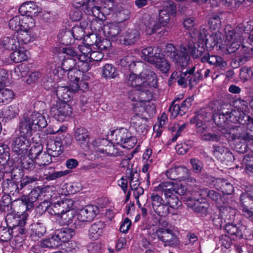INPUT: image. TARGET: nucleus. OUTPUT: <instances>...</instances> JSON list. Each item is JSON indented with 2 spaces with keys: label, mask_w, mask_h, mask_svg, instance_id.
I'll list each match as a JSON object with an SVG mask.
<instances>
[{
  "label": "nucleus",
  "mask_w": 253,
  "mask_h": 253,
  "mask_svg": "<svg viewBox=\"0 0 253 253\" xmlns=\"http://www.w3.org/2000/svg\"><path fill=\"white\" fill-rule=\"evenodd\" d=\"M76 205V202L72 199L64 198L61 201L50 203L47 206L46 211L51 215H57L60 218V224L70 226L77 212Z\"/></svg>",
  "instance_id": "obj_1"
},
{
  "label": "nucleus",
  "mask_w": 253,
  "mask_h": 253,
  "mask_svg": "<svg viewBox=\"0 0 253 253\" xmlns=\"http://www.w3.org/2000/svg\"><path fill=\"white\" fill-rule=\"evenodd\" d=\"M107 138L110 139L109 141L102 139L99 143L106 144V146L109 143L114 145H120L122 147L127 149L132 148L137 143L136 138L132 136L127 129L124 127L111 130L110 133L107 135Z\"/></svg>",
  "instance_id": "obj_2"
},
{
  "label": "nucleus",
  "mask_w": 253,
  "mask_h": 253,
  "mask_svg": "<svg viewBox=\"0 0 253 253\" xmlns=\"http://www.w3.org/2000/svg\"><path fill=\"white\" fill-rule=\"evenodd\" d=\"M28 214L26 212L19 213L12 212L7 214L6 221L11 227V234L12 236L23 235L26 233L24 227L26 223Z\"/></svg>",
  "instance_id": "obj_3"
},
{
  "label": "nucleus",
  "mask_w": 253,
  "mask_h": 253,
  "mask_svg": "<svg viewBox=\"0 0 253 253\" xmlns=\"http://www.w3.org/2000/svg\"><path fill=\"white\" fill-rule=\"evenodd\" d=\"M67 72V76L70 80V88L73 92H77L80 90L83 92L87 91L89 88L87 81L89 77L87 75H84L77 68L69 70Z\"/></svg>",
  "instance_id": "obj_4"
},
{
  "label": "nucleus",
  "mask_w": 253,
  "mask_h": 253,
  "mask_svg": "<svg viewBox=\"0 0 253 253\" xmlns=\"http://www.w3.org/2000/svg\"><path fill=\"white\" fill-rule=\"evenodd\" d=\"M98 213V208L94 205H87L74 215L73 223L70 226L75 228L81 227L85 222L92 220Z\"/></svg>",
  "instance_id": "obj_5"
},
{
  "label": "nucleus",
  "mask_w": 253,
  "mask_h": 253,
  "mask_svg": "<svg viewBox=\"0 0 253 253\" xmlns=\"http://www.w3.org/2000/svg\"><path fill=\"white\" fill-rule=\"evenodd\" d=\"M30 136L24 134L9 138L8 142L11 144L12 151L17 156L15 158H25L28 152L27 147L30 145Z\"/></svg>",
  "instance_id": "obj_6"
},
{
  "label": "nucleus",
  "mask_w": 253,
  "mask_h": 253,
  "mask_svg": "<svg viewBox=\"0 0 253 253\" xmlns=\"http://www.w3.org/2000/svg\"><path fill=\"white\" fill-rule=\"evenodd\" d=\"M72 113L73 108L68 102L57 101L56 105L50 109L51 116L60 122L65 121Z\"/></svg>",
  "instance_id": "obj_7"
},
{
  "label": "nucleus",
  "mask_w": 253,
  "mask_h": 253,
  "mask_svg": "<svg viewBox=\"0 0 253 253\" xmlns=\"http://www.w3.org/2000/svg\"><path fill=\"white\" fill-rule=\"evenodd\" d=\"M155 190L164 193L165 197H169V194L174 192L183 195L186 191V188L182 183L174 182H163L155 187Z\"/></svg>",
  "instance_id": "obj_8"
},
{
  "label": "nucleus",
  "mask_w": 253,
  "mask_h": 253,
  "mask_svg": "<svg viewBox=\"0 0 253 253\" xmlns=\"http://www.w3.org/2000/svg\"><path fill=\"white\" fill-rule=\"evenodd\" d=\"M8 26L14 32H18L22 29L34 27L35 22L33 18L15 16L9 20Z\"/></svg>",
  "instance_id": "obj_9"
},
{
  "label": "nucleus",
  "mask_w": 253,
  "mask_h": 253,
  "mask_svg": "<svg viewBox=\"0 0 253 253\" xmlns=\"http://www.w3.org/2000/svg\"><path fill=\"white\" fill-rule=\"evenodd\" d=\"M114 4V0H104L101 6H96L95 4L92 11L89 10L88 12L100 21H104L106 16L113 12Z\"/></svg>",
  "instance_id": "obj_10"
},
{
  "label": "nucleus",
  "mask_w": 253,
  "mask_h": 253,
  "mask_svg": "<svg viewBox=\"0 0 253 253\" xmlns=\"http://www.w3.org/2000/svg\"><path fill=\"white\" fill-rule=\"evenodd\" d=\"M157 238L164 243L165 246L174 247L178 245V238L169 229L159 227L155 232Z\"/></svg>",
  "instance_id": "obj_11"
},
{
  "label": "nucleus",
  "mask_w": 253,
  "mask_h": 253,
  "mask_svg": "<svg viewBox=\"0 0 253 253\" xmlns=\"http://www.w3.org/2000/svg\"><path fill=\"white\" fill-rule=\"evenodd\" d=\"M239 209L245 217L253 222V197L248 192L241 195Z\"/></svg>",
  "instance_id": "obj_12"
},
{
  "label": "nucleus",
  "mask_w": 253,
  "mask_h": 253,
  "mask_svg": "<svg viewBox=\"0 0 253 253\" xmlns=\"http://www.w3.org/2000/svg\"><path fill=\"white\" fill-rule=\"evenodd\" d=\"M188 49L184 45H180L178 50L172 54L171 58L177 67V69H185L189 65L190 57Z\"/></svg>",
  "instance_id": "obj_13"
},
{
  "label": "nucleus",
  "mask_w": 253,
  "mask_h": 253,
  "mask_svg": "<svg viewBox=\"0 0 253 253\" xmlns=\"http://www.w3.org/2000/svg\"><path fill=\"white\" fill-rule=\"evenodd\" d=\"M199 195L204 198L208 197L210 199L216 202L220 205L219 211L222 217L226 216V213L228 211V208L226 207H222V205H224L226 203L225 199L219 193L214 190H208L207 189L200 190Z\"/></svg>",
  "instance_id": "obj_14"
},
{
  "label": "nucleus",
  "mask_w": 253,
  "mask_h": 253,
  "mask_svg": "<svg viewBox=\"0 0 253 253\" xmlns=\"http://www.w3.org/2000/svg\"><path fill=\"white\" fill-rule=\"evenodd\" d=\"M230 107V105L222 104L220 109L213 114L212 120L216 125L221 128V130H227L229 128L228 118V111H226L225 107Z\"/></svg>",
  "instance_id": "obj_15"
},
{
  "label": "nucleus",
  "mask_w": 253,
  "mask_h": 253,
  "mask_svg": "<svg viewBox=\"0 0 253 253\" xmlns=\"http://www.w3.org/2000/svg\"><path fill=\"white\" fill-rule=\"evenodd\" d=\"M197 37L200 41L202 42L208 51L212 50L218 43L216 35H210L209 30L205 27H201Z\"/></svg>",
  "instance_id": "obj_16"
},
{
  "label": "nucleus",
  "mask_w": 253,
  "mask_h": 253,
  "mask_svg": "<svg viewBox=\"0 0 253 253\" xmlns=\"http://www.w3.org/2000/svg\"><path fill=\"white\" fill-rule=\"evenodd\" d=\"M153 209L160 216H165L169 212L168 205L163 202L161 196L158 194L153 193L150 197Z\"/></svg>",
  "instance_id": "obj_17"
},
{
  "label": "nucleus",
  "mask_w": 253,
  "mask_h": 253,
  "mask_svg": "<svg viewBox=\"0 0 253 253\" xmlns=\"http://www.w3.org/2000/svg\"><path fill=\"white\" fill-rule=\"evenodd\" d=\"M140 38V32L135 29H128L119 36L120 42L126 46L134 45Z\"/></svg>",
  "instance_id": "obj_18"
},
{
  "label": "nucleus",
  "mask_w": 253,
  "mask_h": 253,
  "mask_svg": "<svg viewBox=\"0 0 253 253\" xmlns=\"http://www.w3.org/2000/svg\"><path fill=\"white\" fill-rule=\"evenodd\" d=\"M74 138L77 144L83 149H88L90 135L88 129L84 127H77L74 130Z\"/></svg>",
  "instance_id": "obj_19"
},
{
  "label": "nucleus",
  "mask_w": 253,
  "mask_h": 253,
  "mask_svg": "<svg viewBox=\"0 0 253 253\" xmlns=\"http://www.w3.org/2000/svg\"><path fill=\"white\" fill-rule=\"evenodd\" d=\"M42 8L39 6L37 3L32 1H27L23 2L19 8V12L22 17H29L38 16L41 12Z\"/></svg>",
  "instance_id": "obj_20"
},
{
  "label": "nucleus",
  "mask_w": 253,
  "mask_h": 253,
  "mask_svg": "<svg viewBox=\"0 0 253 253\" xmlns=\"http://www.w3.org/2000/svg\"><path fill=\"white\" fill-rule=\"evenodd\" d=\"M19 131L21 134L31 137L33 133L37 131L33 124L29 119V114L25 113L20 119L18 125Z\"/></svg>",
  "instance_id": "obj_21"
},
{
  "label": "nucleus",
  "mask_w": 253,
  "mask_h": 253,
  "mask_svg": "<svg viewBox=\"0 0 253 253\" xmlns=\"http://www.w3.org/2000/svg\"><path fill=\"white\" fill-rule=\"evenodd\" d=\"M130 123L136 131L139 134H146L149 129L147 119L142 117L139 114H135L131 118Z\"/></svg>",
  "instance_id": "obj_22"
},
{
  "label": "nucleus",
  "mask_w": 253,
  "mask_h": 253,
  "mask_svg": "<svg viewBox=\"0 0 253 253\" xmlns=\"http://www.w3.org/2000/svg\"><path fill=\"white\" fill-rule=\"evenodd\" d=\"M186 70L183 71L184 69H177L171 74L169 82H177L178 85L182 87H186L189 85V77L188 73V69L186 68Z\"/></svg>",
  "instance_id": "obj_23"
},
{
  "label": "nucleus",
  "mask_w": 253,
  "mask_h": 253,
  "mask_svg": "<svg viewBox=\"0 0 253 253\" xmlns=\"http://www.w3.org/2000/svg\"><path fill=\"white\" fill-rule=\"evenodd\" d=\"M133 92H129V98L132 101L136 102H150L153 98V94L150 89L147 86L143 87L139 89L136 93H134L135 96H132Z\"/></svg>",
  "instance_id": "obj_24"
},
{
  "label": "nucleus",
  "mask_w": 253,
  "mask_h": 253,
  "mask_svg": "<svg viewBox=\"0 0 253 253\" xmlns=\"http://www.w3.org/2000/svg\"><path fill=\"white\" fill-rule=\"evenodd\" d=\"M246 229V227L244 225H240L237 227L230 223H227L225 227V232L228 234L227 236H230L233 240L243 238Z\"/></svg>",
  "instance_id": "obj_25"
},
{
  "label": "nucleus",
  "mask_w": 253,
  "mask_h": 253,
  "mask_svg": "<svg viewBox=\"0 0 253 253\" xmlns=\"http://www.w3.org/2000/svg\"><path fill=\"white\" fill-rule=\"evenodd\" d=\"M228 112V118L229 123L230 122L235 124L245 125L246 123V118L247 114L246 113L241 112L239 110H236L231 108H226Z\"/></svg>",
  "instance_id": "obj_26"
},
{
  "label": "nucleus",
  "mask_w": 253,
  "mask_h": 253,
  "mask_svg": "<svg viewBox=\"0 0 253 253\" xmlns=\"http://www.w3.org/2000/svg\"><path fill=\"white\" fill-rule=\"evenodd\" d=\"M187 49L189 54L194 59H197L204 55L206 51V48L204 46L202 42H200L198 38V42L194 44L189 43L187 45Z\"/></svg>",
  "instance_id": "obj_27"
},
{
  "label": "nucleus",
  "mask_w": 253,
  "mask_h": 253,
  "mask_svg": "<svg viewBox=\"0 0 253 253\" xmlns=\"http://www.w3.org/2000/svg\"><path fill=\"white\" fill-rule=\"evenodd\" d=\"M28 114L30 120L37 131L41 130L46 126L47 125L46 120L42 114L38 112H33L32 114Z\"/></svg>",
  "instance_id": "obj_28"
},
{
  "label": "nucleus",
  "mask_w": 253,
  "mask_h": 253,
  "mask_svg": "<svg viewBox=\"0 0 253 253\" xmlns=\"http://www.w3.org/2000/svg\"><path fill=\"white\" fill-rule=\"evenodd\" d=\"M144 60L150 63H154L155 58L161 56V49L156 46H148L142 50Z\"/></svg>",
  "instance_id": "obj_29"
},
{
  "label": "nucleus",
  "mask_w": 253,
  "mask_h": 253,
  "mask_svg": "<svg viewBox=\"0 0 253 253\" xmlns=\"http://www.w3.org/2000/svg\"><path fill=\"white\" fill-rule=\"evenodd\" d=\"M144 81L143 78L140 77L134 73H129L128 78L127 81V84L128 86L136 88V90H131L130 92H133L132 96L134 95V93H136V92L140 89L143 87H144Z\"/></svg>",
  "instance_id": "obj_30"
},
{
  "label": "nucleus",
  "mask_w": 253,
  "mask_h": 253,
  "mask_svg": "<svg viewBox=\"0 0 253 253\" xmlns=\"http://www.w3.org/2000/svg\"><path fill=\"white\" fill-rule=\"evenodd\" d=\"M202 63H208L210 65L215 67H224L226 65V62L224 61L222 57L218 55H210L209 52H206L201 58Z\"/></svg>",
  "instance_id": "obj_31"
},
{
  "label": "nucleus",
  "mask_w": 253,
  "mask_h": 253,
  "mask_svg": "<svg viewBox=\"0 0 253 253\" xmlns=\"http://www.w3.org/2000/svg\"><path fill=\"white\" fill-rule=\"evenodd\" d=\"M119 75V71L114 65L106 63L102 67V76L106 80L115 79Z\"/></svg>",
  "instance_id": "obj_32"
},
{
  "label": "nucleus",
  "mask_w": 253,
  "mask_h": 253,
  "mask_svg": "<svg viewBox=\"0 0 253 253\" xmlns=\"http://www.w3.org/2000/svg\"><path fill=\"white\" fill-rule=\"evenodd\" d=\"M189 77V86L191 88L194 85L198 84L200 81L203 80V76L202 70H198L195 72L196 68L193 66L191 68H187Z\"/></svg>",
  "instance_id": "obj_33"
},
{
  "label": "nucleus",
  "mask_w": 253,
  "mask_h": 253,
  "mask_svg": "<svg viewBox=\"0 0 253 253\" xmlns=\"http://www.w3.org/2000/svg\"><path fill=\"white\" fill-rule=\"evenodd\" d=\"M95 2V0H74L72 5L73 8L80 9L84 6V12L88 15H92L91 13L87 12L89 10L92 11Z\"/></svg>",
  "instance_id": "obj_34"
},
{
  "label": "nucleus",
  "mask_w": 253,
  "mask_h": 253,
  "mask_svg": "<svg viewBox=\"0 0 253 253\" xmlns=\"http://www.w3.org/2000/svg\"><path fill=\"white\" fill-rule=\"evenodd\" d=\"M13 51L10 54V58L14 63H18L27 60L29 51L25 49L23 47L20 46L18 49Z\"/></svg>",
  "instance_id": "obj_35"
},
{
  "label": "nucleus",
  "mask_w": 253,
  "mask_h": 253,
  "mask_svg": "<svg viewBox=\"0 0 253 253\" xmlns=\"http://www.w3.org/2000/svg\"><path fill=\"white\" fill-rule=\"evenodd\" d=\"M31 29H22L18 32H14L15 36H16L19 46L23 47L24 45L27 44L32 41V38L29 31Z\"/></svg>",
  "instance_id": "obj_36"
},
{
  "label": "nucleus",
  "mask_w": 253,
  "mask_h": 253,
  "mask_svg": "<svg viewBox=\"0 0 253 253\" xmlns=\"http://www.w3.org/2000/svg\"><path fill=\"white\" fill-rule=\"evenodd\" d=\"M253 52V48L242 45L239 55L236 57V60L238 62L239 65L244 64L252 57Z\"/></svg>",
  "instance_id": "obj_37"
},
{
  "label": "nucleus",
  "mask_w": 253,
  "mask_h": 253,
  "mask_svg": "<svg viewBox=\"0 0 253 253\" xmlns=\"http://www.w3.org/2000/svg\"><path fill=\"white\" fill-rule=\"evenodd\" d=\"M105 225L103 222L98 221L93 223L90 226L88 231V235L90 239L96 240L102 235Z\"/></svg>",
  "instance_id": "obj_38"
},
{
  "label": "nucleus",
  "mask_w": 253,
  "mask_h": 253,
  "mask_svg": "<svg viewBox=\"0 0 253 253\" xmlns=\"http://www.w3.org/2000/svg\"><path fill=\"white\" fill-rule=\"evenodd\" d=\"M214 187L217 190H221L223 193L227 195L231 194L234 191V188L231 184L220 178L216 179L213 181Z\"/></svg>",
  "instance_id": "obj_39"
},
{
  "label": "nucleus",
  "mask_w": 253,
  "mask_h": 253,
  "mask_svg": "<svg viewBox=\"0 0 253 253\" xmlns=\"http://www.w3.org/2000/svg\"><path fill=\"white\" fill-rule=\"evenodd\" d=\"M15 34L4 37L1 41L3 47L7 50H14L19 47Z\"/></svg>",
  "instance_id": "obj_40"
},
{
  "label": "nucleus",
  "mask_w": 253,
  "mask_h": 253,
  "mask_svg": "<svg viewBox=\"0 0 253 253\" xmlns=\"http://www.w3.org/2000/svg\"><path fill=\"white\" fill-rule=\"evenodd\" d=\"M136 63L134 57L132 55L125 56L120 60V65L124 70L128 71L129 73L135 71Z\"/></svg>",
  "instance_id": "obj_41"
},
{
  "label": "nucleus",
  "mask_w": 253,
  "mask_h": 253,
  "mask_svg": "<svg viewBox=\"0 0 253 253\" xmlns=\"http://www.w3.org/2000/svg\"><path fill=\"white\" fill-rule=\"evenodd\" d=\"M19 113L18 104H12L7 107L2 112V116L5 122L15 118Z\"/></svg>",
  "instance_id": "obj_42"
},
{
  "label": "nucleus",
  "mask_w": 253,
  "mask_h": 253,
  "mask_svg": "<svg viewBox=\"0 0 253 253\" xmlns=\"http://www.w3.org/2000/svg\"><path fill=\"white\" fill-rule=\"evenodd\" d=\"M103 30L104 35L110 39L115 38L121 32V27L114 23L104 25Z\"/></svg>",
  "instance_id": "obj_43"
},
{
  "label": "nucleus",
  "mask_w": 253,
  "mask_h": 253,
  "mask_svg": "<svg viewBox=\"0 0 253 253\" xmlns=\"http://www.w3.org/2000/svg\"><path fill=\"white\" fill-rule=\"evenodd\" d=\"M54 232L55 233V237L57 238L60 243L69 241L75 234V232L73 229L67 228L57 230Z\"/></svg>",
  "instance_id": "obj_44"
},
{
  "label": "nucleus",
  "mask_w": 253,
  "mask_h": 253,
  "mask_svg": "<svg viewBox=\"0 0 253 253\" xmlns=\"http://www.w3.org/2000/svg\"><path fill=\"white\" fill-rule=\"evenodd\" d=\"M151 64L154 65L163 73H167L170 69V64L163 54L160 57L155 58L154 63Z\"/></svg>",
  "instance_id": "obj_45"
},
{
  "label": "nucleus",
  "mask_w": 253,
  "mask_h": 253,
  "mask_svg": "<svg viewBox=\"0 0 253 253\" xmlns=\"http://www.w3.org/2000/svg\"><path fill=\"white\" fill-rule=\"evenodd\" d=\"M60 42L63 45H68L74 42V39L71 30L62 29L57 35Z\"/></svg>",
  "instance_id": "obj_46"
},
{
  "label": "nucleus",
  "mask_w": 253,
  "mask_h": 253,
  "mask_svg": "<svg viewBox=\"0 0 253 253\" xmlns=\"http://www.w3.org/2000/svg\"><path fill=\"white\" fill-rule=\"evenodd\" d=\"M56 94L59 98L58 101L69 102L71 99L72 91L67 86H58Z\"/></svg>",
  "instance_id": "obj_47"
},
{
  "label": "nucleus",
  "mask_w": 253,
  "mask_h": 253,
  "mask_svg": "<svg viewBox=\"0 0 253 253\" xmlns=\"http://www.w3.org/2000/svg\"><path fill=\"white\" fill-rule=\"evenodd\" d=\"M126 175L129 180L130 187H136L140 185L139 172L136 170H132L130 169H127L126 170Z\"/></svg>",
  "instance_id": "obj_48"
},
{
  "label": "nucleus",
  "mask_w": 253,
  "mask_h": 253,
  "mask_svg": "<svg viewBox=\"0 0 253 253\" xmlns=\"http://www.w3.org/2000/svg\"><path fill=\"white\" fill-rule=\"evenodd\" d=\"M143 78L144 86L156 88L158 86V80L156 74L152 71H147Z\"/></svg>",
  "instance_id": "obj_49"
},
{
  "label": "nucleus",
  "mask_w": 253,
  "mask_h": 253,
  "mask_svg": "<svg viewBox=\"0 0 253 253\" xmlns=\"http://www.w3.org/2000/svg\"><path fill=\"white\" fill-rule=\"evenodd\" d=\"M183 24L185 29L189 31V33L192 38L196 37V35H198L199 30L195 24L194 18H185L183 21Z\"/></svg>",
  "instance_id": "obj_50"
},
{
  "label": "nucleus",
  "mask_w": 253,
  "mask_h": 253,
  "mask_svg": "<svg viewBox=\"0 0 253 253\" xmlns=\"http://www.w3.org/2000/svg\"><path fill=\"white\" fill-rule=\"evenodd\" d=\"M46 232V228L44 226L40 223L34 225L31 229L30 237L33 241L38 240L42 237Z\"/></svg>",
  "instance_id": "obj_51"
},
{
  "label": "nucleus",
  "mask_w": 253,
  "mask_h": 253,
  "mask_svg": "<svg viewBox=\"0 0 253 253\" xmlns=\"http://www.w3.org/2000/svg\"><path fill=\"white\" fill-rule=\"evenodd\" d=\"M144 25L145 26V32L147 35H151L155 33L161 28L160 25L152 18H149L145 21Z\"/></svg>",
  "instance_id": "obj_52"
},
{
  "label": "nucleus",
  "mask_w": 253,
  "mask_h": 253,
  "mask_svg": "<svg viewBox=\"0 0 253 253\" xmlns=\"http://www.w3.org/2000/svg\"><path fill=\"white\" fill-rule=\"evenodd\" d=\"M13 91L9 89L2 88L0 89V104H6L11 102L14 98Z\"/></svg>",
  "instance_id": "obj_53"
},
{
  "label": "nucleus",
  "mask_w": 253,
  "mask_h": 253,
  "mask_svg": "<svg viewBox=\"0 0 253 253\" xmlns=\"http://www.w3.org/2000/svg\"><path fill=\"white\" fill-rule=\"evenodd\" d=\"M61 58V69L64 72H67L74 68L76 65V60L72 57H66L64 55Z\"/></svg>",
  "instance_id": "obj_54"
},
{
  "label": "nucleus",
  "mask_w": 253,
  "mask_h": 253,
  "mask_svg": "<svg viewBox=\"0 0 253 253\" xmlns=\"http://www.w3.org/2000/svg\"><path fill=\"white\" fill-rule=\"evenodd\" d=\"M46 152L47 155L51 157H57L62 153L60 149H57L54 140H48L46 145Z\"/></svg>",
  "instance_id": "obj_55"
},
{
  "label": "nucleus",
  "mask_w": 253,
  "mask_h": 253,
  "mask_svg": "<svg viewBox=\"0 0 253 253\" xmlns=\"http://www.w3.org/2000/svg\"><path fill=\"white\" fill-rule=\"evenodd\" d=\"M85 28V24L76 25L74 26L71 31L73 36V39L76 40H81L84 37Z\"/></svg>",
  "instance_id": "obj_56"
},
{
  "label": "nucleus",
  "mask_w": 253,
  "mask_h": 253,
  "mask_svg": "<svg viewBox=\"0 0 253 253\" xmlns=\"http://www.w3.org/2000/svg\"><path fill=\"white\" fill-rule=\"evenodd\" d=\"M42 144H36V145L33 146L27 152L25 158H38V157L42 152Z\"/></svg>",
  "instance_id": "obj_57"
},
{
  "label": "nucleus",
  "mask_w": 253,
  "mask_h": 253,
  "mask_svg": "<svg viewBox=\"0 0 253 253\" xmlns=\"http://www.w3.org/2000/svg\"><path fill=\"white\" fill-rule=\"evenodd\" d=\"M59 55H60L58 56V58H63V54H66L67 56V57H72L74 58L78 55L77 51L75 48L71 46L61 47L59 48Z\"/></svg>",
  "instance_id": "obj_58"
},
{
  "label": "nucleus",
  "mask_w": 253,
  "mask_h": 253,
  "mask_svg": "<svg viewBox=\"0 0 253 253\" xmlns=\"http://www.w3.org/2000/svg\"><path fill=\"white\" fill-rule=\"evenodd\" d=\"M221 21L220 16L217 14H212L209 18V25L211 30H218L221 26Z\"/></svg>",
  "instance_id": "obj_59"
},
{
  "label": "nucleus",
  "mask_w": 253,
  "mask_h": 253,
  "mask_svg": "<svg viewBox=\"0 0 253 253\" xmlns=\"http://www.w3.org/2000/svg\"><path fill=\"white\" fill-rule=\"evenodd\" d=\"M214 151L213 154L214 156L216 158L219 157L221 158V156L219 155L222 156V158H225L224 154L226 155L227 157H231V156L234 158V156L232 155V153L228 152V149L222 146H214Z\"/></svg>",
  "instance_id": "obj_60"
},
{
  "label": "nucleus",
  "mask_w": 253,
  "mask_h": 253,
  "mask_svg": "<svg viewBox=\"0 0 253 253\" xmlns=\"http://www.w3.org/2000/svg\"><path fill=\"white\" fill-rule=\"evenodd\" d=\"M240 78L243 82L250 80L253 76V71L251 67L244 66L240 70Z\"/></svg>",
  "instance_id": "obj_61"
},
{
  "label": "nucleus",
  "mask_w": 253,
  "mask_h": 253,
  "mask_svg": "<svg viewBox=\"0 0 253 253\" xmlns=\"http://www.w3.org/2000/svg\"><path fill=\"white\" fill-rule=\"evenodd\" d=\"M116 15L117 21L122 23L130 18V12L127 9L121 8L117 10Z\"/></svg>",
  "instance_id": "obj_62"
},
{
  "label": "nucleus",
  "mask_w": 253,
  "mask_h": 253,
  "mask_svg": "<svg viewBox=\"0 0 253 253\" xmlns=\"http://www.w3.org/2000/svg\"><path fill=\"white\" fill-rule=\"evenodd\" d=\"M101 36L96 33H92L87 36L85 42L86 45L91 47V48H95Z\"/></svg>",
  "instance_id": "obj_63"
},
{
  "label": "nucleus",
  "mask_w": 253,
  "mask_h": 253,
  "mask_svg": "<svg viewBox=\"0 0 253 253\" xmlns=\"http://www.w3.org/2000/svg\"><path fill=\"white\" fill-rule=\"evenodd\" d=\"M233 103L236 110L245 113L248 112V103L246 101L238 99L234 100Z\"/></svg>",
  "instance_id": "obj_64"
}]
</instances>
